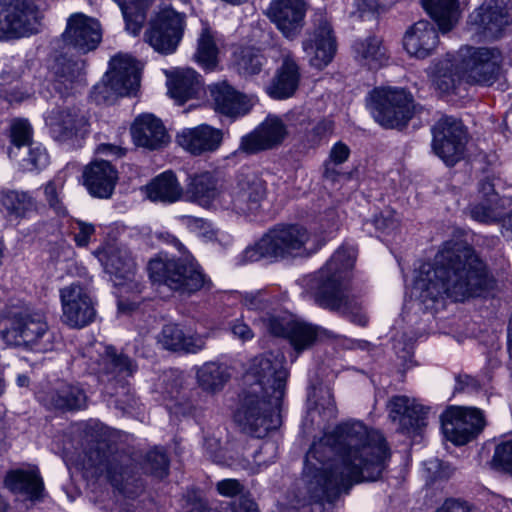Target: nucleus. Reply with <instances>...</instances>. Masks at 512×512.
<instances>
[{"label": "nucleus", "instance_id": "nucleus-1", "mask_svg": "<svg viewBox=\"0 0 512 512\" xmlns=\"http://www.w3.org/2000/svg\"><path fill=\"white\" fill-rule=\"evenodd\" d=\"M492 287L484 263L467 242L456 239L446 241L432 261L420 264L407 293L419 309L437 311L447 299L486 296Z\"/></svg>", "mask_w": 512, "mask_h": 512}, {"label": "nucleus", "instance_id": "nucleus-2", "mask_svg": "<svg viewBox=\"0 0 512 512\" xmlns=\"http://www.w3.org/2000/svg\"><path fill=\"white\" fill-rule=\"evenodd\" d=\"M281 350L270 351L251 360L245 375L249 384L234 414L241 429L257 438L276 427L274 417L285 394L289 371Z\"/></svg>", "mask_w": 512, "mask_h": 512}, {"label": "nucleus", "instance_id": "nucleus-3", "mask_svg": "<svg viewBox=\"0 0 512 512\" xmlns=\"http://www.w3.org/2000/svg\"><path fill=\"white\" fill-rule=\"evenodd\" d=\"M356 258V247L345 244L338 248L318 271L300 279L299 284L304 299L341 314L355 325L365 327L368 324V316L363 301L350 295L344 286Z\"/></svg>", "mask_w": 512, "mask_h": 512}, {"label": "nucleus", "instance_id": "nucleus-4", "mask_svg": "<svg viewBox=\"0 0 512 512\" xmlns=\"http://www.w3.org/2000/svg\"><path fill=\"white\" fill-rule=\"evenodd\" d=\"M339 221L338 212L329 209L320 215L317 225L311 229L299 223L275 225L242 252V261L277 262L312 256L334 237L339 229Z\"/></svg>", "mask_w": 512, "mask_h": 512}, {"label": "nucleus", "instance_id": "nucleus-5", "mask_svg": "<svg viewBox=\"0 0 512 512\" xmlns=\"http://www.w3.org/2000/svg\"><path fill=\"white\" fill-rule=\"evenodd\" d=\"M502 52L496 47L462 46L434 60L427 69L432 85L442 94L456 92L462 83L491 85L501 72Z\"/></svg>", "mask_w": 512, "mask_h": 512}, {"label": "nucleus", "instance_id": "nucleus-6", "mask_svg": "<svg viewBox=\"0 0 512 512\" xmlns=\"http://www.w3.org/2000/svg\"><path fill=\"white\" fill-rule=\"evenodd\" d=\"M266 195L260 179L220 183L211 171L189 174L183 200L213 214H244L252 210Z\"/></svg>", "mask_w": 512, "mask_h": 512}, {"label": "nucleus", "instance_id": "nucleus-7", "mask_svg": "<svg viewBox=\"0 0 512 512\" xmlns=\"http://www.w3.org/2000/svg\"><path fill=\"white\" fill-rule=\"evenodd\" d=\"M157 237L177 248L182 256L175 258L166 253H159L153 257L147 265L148 275L153 283L165 285L181 296L211 290V279L178 238L168 232H161Z\"/></svg>", "mask_w": 512, "mask_h": 512}, {"label": "nucleus", "instance_id": "nucleus-8", "mask_svg": "<svg viewBox=\"0 0 512 512\" xmlns=\"http://www.w3.org/2000/svg\"><path fill=\"white\" fill-rule=\"evenodd\" d=\"M274 303L275 299L261 289L245 292L242 307L258 312L259 317L254 319V324L274 336L288 338L297 352L310 347L320 336L319 328L286 312L270 313L267 309Z\"/></svg>", "mask_w": 512, "mask_h": 512}, {"label": "nucleus", "instance_id": "nucleus-9", "mask_svg": "<svg viewBox=\"0 0 512 512\" xmlns=\"http://www.w3.org/2000/svg\"><path fill=\"white\" fill-rule=\"evenodd\" d=\"M105 272L110 274L120 313L134 311L141 302L142 282L137 278L135 262L129 251L106 244L94 252Z\"/></svg>", "mask_w": 512, "mask_h": 512}, {"label": "nucleus", "instance_id": "nucleus-10", "mask_svg": "<svg viewBox=\"0 0 512 512\" xmlns=\"http://www.w3.org/2000/svg\"><path fill=\"white\" fill-rule=\"evenodd\" d=\"M0 337L10 346H24L35 352L53 349L55 336L45 315L36 311L9 313L0 317Z\"/></svg>", "mask_w": 512, "mask_h": 512}, {"label": "nucleus", "instance_id": "nucleus-11", "mask_svg": "<svg viewBox=\"0 0 512 512\" xmlns=\"http://www.w3.org/2000/svg\"><path fill=\"white\" fill-rule=\"evenodd\" d=\"M82 469L86 473L91 472V475L97 478H105L127 497H133L142 487L135 467L123 454L111 453L100 448L91 449L82 462Z\"/></svg>", "mask_w": 512, "mask_h": 512}, {"label": "nucleus", "instance_id": "nucleus-12", "mask_svg": "<svg viewBox=\"0 0 512 512\" xmlns=\"http://www.w3.org/2000/svg\"><path fill=\"white\" fill-rule=\"evenodd\" d=\"M141 64L128 54H118L109 63V70L94 86L92 96L98 103L109 102L115 96L135 94L140 86Z\"/></svg>", "mask_w": 512, "mask_h": 512}, {"label": "nucleus", "instance_id": "nucleus-13", "mask_svg": "<svg viewBox=\"0 0 512 512\" xmlns=\"http://www.w3.org/2000/svg\"><path fill=\"white\" fill-rule=\"evenodd\" d=\"M368 105L375 121L384 128H402L414 114V102L404 89L378 87L369 94Z\"/></svg>", "mask_w": 512, "mask_h": 512}, {"label": "nucleus", "instance_id": "nucleus-14", "mask_svg": "<svg viewBox=\"0 0 512 512\" xmlns=\"http://www.w3.org/2000/svg\"><path fill=\"white\" fill-rule=\"evenodd\" d=\"M468 24L477 40H497L512 31V10L504 0H484L470 14Z\"/></svg>", "mask_w": 512, "mask_h": 512}, {"label": "nucleus", "instance_id": "nucleus-15", "mask_svg": "<svg viewBox=\"0 0 512 512\" xmlns=\"http://www.w3.org/2000/svg\"><path fill=\"white\" fill-rule=\"evenodd\" d=\"M39 13L32 0H0V41L38 32Z\"/></svg>", "mask_w": 512, "mask_h": 512}, {"label": "nucleus", "instance_id": "nucleus-16", "mask_svg": "<svg viewBox=\"0 0 512 512\" xmlns=\"http://www.w3.org/2000/svg\"><path fill=\"white\" fill-rule=\"evenodd\" d=\"M61 321L73 329H81L96 318V301L86 285L74 282L60 289Z\"/></svg>", "mask_w": 512, "mask_h": 512}, {"label": "nucleus", "instance_id": "nucleus-17", "mask_svg": "<svg viewBox=\"0 0 512 512\" xmlns=\"http://www.w3.org/2000/svg\"><path fill=\"white\" fill-rule=\"evenodd\" d=\"M481 410L472 407L450 406L441 414V427L445 438L455 445H465L484 428Z\"/></svg>", "mask_w": 512, "mask_h": 512}, {"label": "nucleus", "instance_id": "nucleus-18", "mask_svg": "<svg viewBox=\"0 0 512 512\" xmlns=\"http://www.w3.org/2000/svg\"><path fill=\"white\" fill-rule=\"evenodd\" d=\"M84 357L89 358V369L99 376H106L108 381L122 383L133 375L137 366L123 354H117L115 349L95 342L87 348Z\"/></svg>", "mask_w": 512, "mask_h": 512}, {"label": "nucleus", "instance_id": "nucleus-19", "mask_svg": "<svg viewBox=\"0 0 512 512\" xmlns=\"http://www.w3.org/2000/svg\"><path fill=\"white\" fill-rule=\"evenodd\" d=\"M466 141V131L456 118L444 116L433 128V150L448 166L462 158Z\"/></svg>", "mask_w": 512, "mask_h": 512}, {"label": "nucleus", "instance_id": "nucleus-20", "mask_svg": "<svg viewBox=\"0 0 512 512\" xmlns=\"http://www.w3.org/2000/svg\"><path fill=\"white\" fill-rule=\"evenodd\" d=\"M184 18L173 9H164L151 23L146 41L158 52L173 53L183 35Z\"/></svg>", "mask_w": 512, "mask_h": 512}, {"label": "nucleus", "instance_id": "nucleus-21", "mask_svg": "<svg viewBox=\"0 0 512 512\" xmlns=\"http://www.w3.org/2000/svg\"><path fill=\"white\" fill-rule=\"evenodd\" d=\"M36 397L48 409L76 410L86 405V394L77 384L63 379L42 383Z\"/></svg>", "mask_w": 512, "mask_h": 512}, {"label": "nucleus", "instance_id": "nucleus-22", "mask_svg": "<svg viewBox=\"0 0 512 512\" xmlns=\"http://www.w3.org/2000/svg\"><path fill=\"white\" fill-rule=\"evenodd\" d=\"M315 19L316 27L303 41V50L313 67L322 69L334 58L337 44L336 39L326 15L319 13Z\"/></svg>", "mask_w": 512, "mask_h": 512}, {"label": "nucleus", "instance_id": "nucleus-23", "mask_svg": "<svg viewBox=\"0 0 512 512\" xmlns=\"http://www.w3.org/2000/svg\"><path fill=\"white\" fill-rule=\"evenodd\" d=\"M45 123L59 142H74L89 132V122L77 109H53L46 112Z\"/></svg>", "mask_w": 512, "mask_h": 512}, {"label": "nucleus", "instance_id": "nucleus-24", "mask_svg": "<svg viewBox=\"0 0 512 512\" xmlns=\"http://www.w3.org/2000/svg\"><path fill=\"white\" fill-rule=\"evenodd\" d=\"M63 39L80 53L94 50L102 39L100 23L82 13H76L68 19Z\"/></svg>", "mask_w": 512, "mask_h": 512}, {"label": "nucleus", "instance_id": "nucleus-25", "mask_svg": "<svg viewBox=\"0 0 512 512\" xmlns=\"http://www.w3.org/2000/svg\"><path fill=\"white\" fill-rule=\"evenodd\" d=\"M224 133L221 129L208 124L192 128H183L176 135V142L193 156H202L216 152L222 145Z\"/></svg>", "mask_w": 512, "mask_h": 512}, {"label": "nucleus", "instance_id": "nucleus-26", "mask_svg": "<svg viewBox=\"0 0 512 512\" xmlns=\"http://www.w3.org/2000/svg\"><path fill=\"white\" fill-rule=\"evenodd\" d=\"M306 10L305 0H271L266 14L286 38L293 39L302 28Z\"/></svg>", "mask_w": 512, "mask_h": 512}, {"label": "nucleus", "instance_id": "nucleus-27", "mask_svg": "<svg viewBox=\"0 0 512 512\" xmlns=\"http://www.w3.org/2000/svg\"><path fill=\"white\" fill-rule=\"evenodd\" d=\"M387 409L390 419L407 434L416 433L426 425L429 408L415 398L394 396L389 400Z\"/></svg>", "mask_w": 512, "mask_h": 512}, {"label": "nucleus", "instance_id": "nucleus-28", "mask_svg": "<svg viewBox=\"0 0 512 512\" xmlns=\"http://www.w3.org/2000/svg\"><path fill=\"white\" fill-rule=\"evenodd\" d=\"M439 36L434 25L420 20L407 28L402 38V47L411 58L423 60L435 53Z\"/></svg>", "mask_w": 512, "mask_h": 512}, {"label": "nucleus", "instance_id": "nucleus-29", "mask_svg": "<svg viewBox=\"0 0 512 512\" xmlns=\"http://www.w3.org/2000/svg\"><path fill=\"white\" fill-rule=\"evenodd\" d=\"M286 133V127L280 118L267 117L255 131L242 137L239 149L253 154L272 148L283 141Z\"/></svg>", "mask_w": 512, "mask_h": 512}, {"label": "nucleus", "instance_id": "nucleus-30", "mask_svg": "<svg viewBox=\"0 0 512 512\" xmlns=\"http://www.w3.org/2000/svg\"><path fill=\"white\" fill-rule=\"evenodd\" d=\"M505 198H500L489 180L480 182L474 202L470 205L471 217L481 223H493L502 218Z\"/></svg>", "mask_w": 512, "mask_h": 512}, {"label": "nucleus", "instance_id": "nucleus-31", "mask_svg": "<svg viewBox=\"0 0 512 512\" xmlns=\"http://www.w3.org/2000/svg\"><path fill=\"white\" fill-rule=\"evenodd\" d=\"M118 180L116 169L108 161H94L83 172V183L93 197L107 199Z\"/></svg>", "mask_w": 512, "mask_h": 512}, {"label": "nucleus", "instance_id": "nucleus-32", "mask_svg": "<svg viewBox=\"0 0 512 512\" xmlns=\"http://www.w3.org/2000/svg\"><path fill=\"white\" fill-rule=\"evenodd\" d=\"M84 66L85 63L81 59L56 58L44 83L48 92L50 93V88H53L61 96L67 95L69 89H72L73 84L79 80Z\"/></svg>", "mask_w": 512, "mask_h": 512}, {"label": "nucleus", "instance_id": "nucleus-33", "mask_svg": "<svg viewBox=\"0 0 512 512\" xmlns=\"http://www.w3.org/2000/svg\"><path fill=\"white\" fill-rule=\"evenodd\" d=\"M134 144L147 149H158L167 143V133L161 120L152 114L139 115L131 126Z\"/></svg>", "mask_w": 512, "mask_h": 512}, {"label": "nucleus", "instance_id": "nucleus-34", "mask_svg": "<svg viewBox=\"0 0 512 512\" xmlns=\"http://www.w3.org/2000/svg\"><path fill=\"white\" fill-rule=\"evenodd\" d=\"M209 92L217 112L230 117L247 113L248 105L245 96L226 81L210 85Z\"/></svg>", "mask_w": 512, "mask_h": 512}, {"label": "nucleus", "instance_id": "nucleus-35", "mask_svg": "<svg viewBox=\"0 0 512 512\" xmlns=\"http://www.w3.org/2000/svg\"><path fill=\"white\" fill-rule=\"evenodd\" d=\"M299 81L298 65L292 58L285 56L271 83L266 87V92L273 99H287L294 95Z\"/></svg>", "mask_w": 512, "mask_h": 512}, {"label": "nucleus", "instance_id": "nucleus-36", "mask_svg": "<svg viewBox=\"0 0 512 512\" xmlns=\"http://www.w3.org/2000/svg\"><path fill=\"white\" fill-rule=\"evenodd\" d=\"M159 342L164 348L172 351L197 353L205 346V338L191 331H184L177 324H167L163 327Z\"/></svg>", "mask_w": 512, "mask_h": 512}, {"label": "nucleus", "instance_id": "nucleus-37", "mask_svg": "<svg viewBox=\"0 0 512 512\" xmlns=\"http://www.w3.org/2000/svg\"><path fill=\"white\" fill-rule=\"evenodd\" d=\"M5 486L13 493L27 496L30 500H38L44 491L43 480L37 469H18L7 473Z\"/></svg>", "mask_w": 512, "mask_h": 512}, {"label": "nucleus", "instance_id": "nucleus-38", "mask_svg": "<svg viewBox=\"0 0 512 512\" xmlns=\"http://www.w3.org/2000/svg\"><path fill=\"white\" fill-rule=\"evenodd\" d=\"M145 193L153 202L174 203L183 199L184 189L172 171H165L145 186Z\"/></svg>", "mask_w": 512, "mask_h": 512}, {"label": "nucleus", "instance_id": "nucleus-39", "mask_svg": "<svg viewBox=\"0 0 512 512\" xmlns=\"http://www.w3.org/2000/svg\"><path fill=\"white\" fill-rule=\"evenodd\" d=\"M200 89L199 75L191 68L178 69L168 79V93L179 104L195 97Z\"/></svg>", "mask_w": 512, "mask_h": 512}, {"label": "nucleus", "instance_id": "nucleus-40", "mask_svg": "<svg viewBox=\"0 0 512 512\" xmlns=\"http://www.w3.org/2000/svg\"><path fill=\"white\" fill-rule=\"evenodd\" d=\"M422 4L442 33L452 30L461 17L458 0H422Z\"/></svg>", "mask_w": 512, "mask_h": 512}, {"label": "nucleus", "instance_id": "nucleus-41", "mask_svg": "<svg viewBox=\"0 0 512 512\" xmlns=\"http://www.w3.org/2000/svg\"><path fill=\"white\" fill-rule=\"evenodd\" d=\"M356 60L369 69H377L388 61L386 48L380 39L369 37L354 44Z\"/></svg>", "mask_w": 512, "mask_h": 512}, {"label": "nucleus", "instance_id": "nucleus-42", "mask_svg": "<svg viewBox=\"0 0 512 512\" xmlns=\"http://www.w3.org/2000/svg\"><path fill=\"white\" fill-rule=\"evenodd\" d=\"M0 203L9 217L23 218L36 209V202L29 192L6 190L0 194Z\"/></svg>", "mask_w": 512, "mask_h": 512}, {"label": "nucleus", "instance_id": "nucleus-43", "mask_svg": "<svg viewBox=\"0 0 512 512\" xmlns=\"http://www.w3.org/2000/svg\"><path fill=\"white\" fill-rule=\"evenodd\" d=\"M128 33L136 36L140 33L146 20V11L151 4V0H116Z\"/></svg>", "mask_w": 512, "mask_h": 512}, {"label": "nucleus", "instance_id": "nucleus-44", "mask_svg": "<svg viewBox=\"0 0 512 512\" xmlns=\"http://www.w3.org/2000/svg\"><path fill=\"white\" fill-rule=\"evenodd\" d=\"M228 379L226 367L217 362H207L197 370L199 386L209 392L220 390Z\"/></svg>", "mask_w": 512, "mask_h": 512}, {"label": "nucleus", "instance_id": "nucleus-45", "mask_svg": "<svg viewBox=\"0 0 512 512\" xmlns=\"http://www.w3.org/2000/svg\"><path fill=\"white\" fill-rule=\"evenodd\" d=\"M195 57L197 62L206 70H213L217 65V41L214 33L209 28H203L200 34Z\"/></svg>", "mask_w": 512, "mask_h": 512}, {"label": "nucleus", "instance_id": "nucleus-46", "mask_svg": "<svg viewBox=\"0 0 512 512\" xmlns=\"http://www.w3.org/2000/svg\"><path fill=\"white\" fill-rule=\"evenodd\" d=\"M184 221L187 228L204 241H213L214 239H218L220 236L224 237L227 241L229 240L228 233L216 229L213 226V223L207 219L195 216H185Z\"/></svg>", "mask_w": 512, "mask_h": 512}, {"label": "nucleus", "instance_id": "nucleus-47", "mask_svg": "<svg viewBox=\"0 0 512 512\" xmlns=\"http://www.w3.org/2000/svg\"><path fill=\"white\" fill-rule=\"evenodd\" d=\"M66 181V175L63 172L58 173L52 180L44 186V194L51 208L59 215L66 214V209L62 202V190Z\"/></svg>", "mask_w": 512, "mask_h": 512}, {"label": "nucleus", "instance_id": "nucleus-48", "mask_svg": "<svg viewBox=\"0 0 512 512\" xmlns=\"http://www.w3.org/2000/svg\"><path fill=\"white\" fill-rule=\"evenodd\" d=\"M349 156L350 149L345 143L339 141L333 144L329 157L324 162V176L328 179L334 180L339 174L336 167L346 162Z\"/></svg>", "mask_w": 512, "mask_h": 512}, {"label": "nucleus", "instance_id": "nucleus-49", "mask_svg": "<svg viewBox=\"0 0 512 512\" xmlns=\"http://www.w3.org/2000/svg\"><path fill=\"white\" fill-rule=\"evenodd\" d=\"M10 137L13 147L9 149L8 156L13 158L16 156L14 150L28 144L32 137L30 123L25 119H14L10 125Z\"/></svg>", "mask_w": 512, "mask_h": 512}, {"label": "nucleus", "instance_id": "nucleus-50", "mask_svg": "<svg viewBox=\"0 0 512 512\" xmlns=\"http://www.w3.org/2000/svg\"><path fill=\"white\" fill-rule=\"evenodd\" d=\"M371 224L375 227L378 236H391L398 230L400 220L396 212L387 207L373 217Z\"/></svg>", "mask_w": 512, "mask_h": 512}, {"label": "nucleus", "instance_id": "nucleus-51", "mask_svg": "<svg viewBox=\"0 0 512 512\" xmlns=\"http://www.w3.org/2000/svg\"><path fill=\"white\" fill-rule=\"evenodd\" d=\"M277 454V446L274 442L265 441L260 446L259 450L255 451L253 455V462H248L244 468L252 473H258L263 467L274 462Z\"/></svg>", "mask_w": 512, "mask_h": 512}, {"label": "nucleus", "instance_id": "nucleus-52", "mask_svg": "<svg viewBox=\"0 0 512 512\" xmlns=\"http://www.w3.org/2000/svg\"><path fill=\"white\" fill-rule=\"evenodd\" d=\"M169 461L162 448H154L146 456L145 470L157 478H164L168 474Z\"/></svg>", "mask_w": 512, "mask_h": 512}, {"label": "nucleus", "instance_id": "nucleus-53", "mask_svg": "<svg viewBox=\"0 0 512 512\" xmlns=\"http://www.w3.org/2000/svg\"><path fill=\"white\" fill-rule=\"evenodd\" d=\"M264 63V56L254 49H245L238 60V69L244 75L258 74Z\"/></svg>", "mask_w": 512, "mask_h": 512}, {"label": "nucleus", "instance_id": "nucleus-54", "mask_svg": "<svg viewBox=\"0 0 512 512\" xmlns=\"http://www.w3.org/2000/svg\"><path fill=\"white\" fill-rule=\"evenodd\" d=\"M491 466L512 474V440L503 441L496 446Z\"/></svg>", "mask_w": 512, "mask_h": 512}, {"label": "nucleus", "instance_id": "nucleus-55", "mask_svg": "<svg viewBox=\"0 0 512 512\" xmlns=\"http://www.w3.org/2000/svg\"><path fill=\"white\" fill-rule=\"evenodd\" d=\"M49 164V155L46 148L39 143L29 147L28 157L24 159V167L29 170H41Z\"/></svg>", "mask_w": 512, "mask_h": 512}, {"label": "nucleus", "instance_id": "nucleus-56", "mask_svg": "<svg viewBox=\"0 0 512 512\" xmlns=\"http://www.w3.org/2000/svg\"><path fill=\"white\" fill-rule=\"evenodd\" d=\"M316 407L319 409V413L323 415L325 419L334 418L337 414L336 404L329 388L323 391L321 399L316 403Z\"/></svg>", "mask_w": 512, "mask_h": 512}, {"label": "nucleus", "instance_id": "nucleus-57", "mask_svg": "<svg viewBox=\"0 0 512 512\" xmlns=\"http://www.w3.org/2000/svg\"><path fill=\"white\" fill-rule=\"evenodd\" d=\"M75 225L76 226L73 227V229L75 231L74 232V240H75L77 246L84 247V246L88 245L91 236L95 232L94 225L90 224V223H86L81 220H77L75 222Z\"/></svg>", "mask_w": 512, "mask_h": 512}, {"label": "nucleus", "instance_id": "nucleus-58", "mask_svg": "<svg viewBox=\"0 0 512 512\" xmlns=\"http://www.w3.org/2000/svg\"><path fill=\"white\" fill-rule=\"evenodd\" d=\"M232 335L242 342L250 341L254 338V332L250 326L244 321V316L235 319L229 325Z\"/></svg>", "mask_w": 512, "mask_h": 512}, {"label": "nucleus", "instance_id": "nucleus-59", "mask_svg": "<svg viewBox=\"0 0 512 512\" xmlns=\"http://www.w3.org/2000/svg\"><path fill=\"white\" fill-rule=\"evenodd\" d=\"M216 489L224 497H234L243 491V485L236 479H223L216 484Z\"/></svg>", "mask_w": 512, "mask_h": 512}, {"label": "nucleus", "instance_id": "nucleus-60", "mask_svg": "<svg viewBox=\"0 0 512 512\" xmlns=\"http://www.w3.org/2000/svg\"><path fill=\"white\" fill-rule=\"evenodd\" d=\"M393 347L399 358L403 359L405 363L410 361L413 355L414 343L412 339L408 341H401L399 339H394Z\"/></svg>", "mask_w": 512, "mask_h": 512}, {"label": "nucleus", "instance_id": "nucleus-61", "mask_svg": "<svg viewBox=\"0 0 512 512\" xmlns=\"http://www.w3.org/2000/svg\"><path fill=\"white\" fill-rule=\"evenodd\" d=\"M436 512H476L468 503L459 500H446Z\"/></svg>", "mask_w": 512, "mask_h": 512}, {"label": "nucleus", "instance_id": "nucleus-62", "mask_svg": "<svg viewBox=\"0 0 512 512\" xmlns=\"http://www.w3.org/2000/svg\"><path fill=\"white\" fill-rule=\"evenodd\" d=\"M244 293L240 291H224L220 295V300L226 307L243 305Z\"/></svg>", "mask_w": 512, "mask_h": 512}, {"label": "nucleus", "instance_id": "nucleus-63", "mask_svg": "<svg viewBox=\"0 0 512 512\" xmlns=\"http://www.w3.org/2000/svg\"><path fill=\"white\" fill-rule=\"evenodd\" d=\"M334 124L329 119L319 121L313 128L312 132L318 140L329 136L333 132Z\"/></svg>", "mask_w": 512, "mask_h": 512}, {"label": "nucleus", "instance_id": "nucleus-64", "mask_svg": "<svg viewBox=\"0 0 512 512\" xmlns=\"http://www.w3.org/2000/svg\"><path fill=\"white\" fill-rule=\"evenodd\" d=\"M232 512H258V508L252 499L241 497L232 507Z\"/></svg>", "mask_w": 512, "mask_h": 512}]
</instances>
